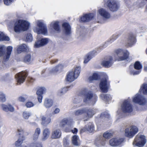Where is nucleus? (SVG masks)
I'll use <instances>...</instances> for the list:
<instances>
[{"mask_svg":"<svg viewBox=\"0 0 147 147\" xmlns=\"http://www.w3.org/2000/svg\"><path fill=\"white\" fill-rule=\"evenodd\" d=\"M59 22L57 21H53L52 22L49 26V28L53 29L57 32L60 31V27L59 25Z\"/></svg>","mask_w":147,"mask_h":147,"instance_id":"nucleus-21","label":"nucleus"},{"mask_svg":"<svg viewBox=\"0 0 147 147\" xmlns=\"http://www.w3.org/2000/svg\"><path fill=\"white\" fill-rule=\"evenodd\" d=\"M27 46L25 44H22L20 45L17 49V51L18 53H20L26 50Z\"/></svg>","mask_w":147,"mask_h":147,"instance_id":"nucleus-33","label":"nucleus"},{"mask_svg":"<svg viewBox=\"0 0 147 147\" xmlns=\"http://www.w3.org/2000/svg\"><path fill=\"white\" fill-rule=\"evenodd\" d=\"M61 136V132L60 129L55 130L52 134L51 137L52 138L56 139L59 138Z\"/></svg>","mask_w":147,"mask_h":147,"instance_id":"nucleus-30","label":"nucleus"},{"mask_svg":"<svg viewBox=\"0 0 147 147\" xmlns=\"http://www.w3.org/2000/svg\"><path fill=\"white\" fill-rule=\"evenodd\" d=\"M30 115V113L27 111L24 112L23 113V116L25 119H28Z\"/></svg>","mask_w":147,"mask_h":147,"instance_id":"nucleus-51","label":"nucleus"},{"mask_svg":"<svg viewBox=\"0 0 147 147\" xmlns=\"http://www.w3.org/2000/svg\"><path fill=\"white\" fill-rule=\"evenodd\" d=\"M84 98V102L86 103L91 98L93 100L94 104L96 101L97 99V96L96 95H93L91 92H86L83 93Z\"/></svg>","mask_w":147,"mask_h":147,"instance_id":"nucleus-13","label":"nucleus"},{"mask_svg":"<svg viewBox=\"0 0 147 147\" xmlns=\"http://www.w3.org/2000/svg\"><path fill=\"white\" fill-rule=\"evenodd\" d=\"M119 36L118 34H115L113 35L110 38L105 44L104 47H105L107 46L108 44L111 43L115 40Z\"/></svg>","mask_w":147,"mask_h":147,"instance_id":"nucleus-29","label":"nucleus"},{"mask_svg":"<svg viewBox=\"0 0 147 147\" xmlns=\"http://www.w3.org/2000/svg\"><path fill=\"white\" fill-rule=\"evenodd\" d=\"M71 124V123L68 121V120H62L60 122V125L61 127H64L66 125L70 126Z\"/></svg>","mask_w":147,"mask_h":147,"instance_id":"nucleus-36","label":"nucleus"},{"mask_svg":"<svg viewBox=\"0 0 147 147\" xmlns=\"http://www.w3.org/2000/svg\"><path fill=\"white\" fill-rule=\"evenodd\" d=\"M29 96L26 95H24L23 96H19L18 98V101L23 102H24L26 100L28 99Z\"/></svg>","mask_w":147,"mask_h":147,"instance_id":"nucleus-44","label":"nucleus"},{"mask_svg":"<svg viewBox=\"0 0 147 147\" xmlns=\"http://www.w3.org/2000/svg\"><path fill=\"white\" fill-rule=\"evenodd\" d=\"M31 59V56L30 55L28 54L26 55L23 59V61L24 62L26 63L29 62Z\"/></svg>","mask_w":147,"mask_h":147,"instance_id":"nucleus-48","label":"nucleus"},{"mask_svg":"<svg viewBox=\"0 0 147 147\" xmlns=\"http://www.w3.org/2000/svg\"><path fill=\"white\" fill-rule=\"evenodd\" d=\"M34 105L31 102H28L26 103V106L27 108H30L33 107Z\"/></svg>","mask_w":147,"mask_h":147,"instance_id":"nucleus-55","label":"nucleus"},{"mask_svg":"<svg viewBox=\"0 0 147 147\" xmlns=\"http://www.w3.org/2000/svg\"><path fill=\"white\" fill-rule=\"evenodd\" d=\"M123 141V138L118 139L117 138H113L109 141L110 145L113 146H115L120 145Z\"/></svg>","mask_w":147,"mask_h":147,"instance_id":"nucleus-19","label":"nucleus"},{"mask_svg":"<svg viewBox=\"0 0 147 147\" xmlns=\"http://www.w3.org/2000/svg\"><path fill=\"white\" fill-rule=\"evenodd\" d=\"M142 92L144 94L147 95V84H144L141 86L139 92Z\"/></svg>","mask_w":147,"mask_h":147,"instance_id":"nucleus-34","label":"nucleus"},{"mask_svg":"<svg viewBox=\"0 0 147 147\" xmlns=\"http://www.w3.org/2000/svg\"><path fill=\"white\" fill-rule=\"evenodd\" d=\"M117 117H119V119L122 118L123 116L121 114H119L118 111H117Z\"/></svg>","mask_w":147,"mask_h":147,"instance_id":"nucleus-62","label":"nucleus"},{"mask_svg":"<svg viewBox=\"0 0 147 147\" xmlns=\"http://www.w3.org/2000/svg\"><path fill=\"white\" fill-rule=\"evenodd\" d=\"M38 136L36 134V132H35L33 135V140H36L38 139Z\"/></svg>","mask_w":147,"mask_h":147,"instance_id":"nucleus-60","label":"nucleus"},{"mask_svg":"<svg viewBox=\"0 0 147 147\" xmlns=\"http://www.w3.org/2000/svg\"><path fill=\"white\" fill-rule=\"evenodd\" d=\"M104 1L105 3L107 2L106 4L107 7L111 11H116L119 8V3L116 0H104Z\"/></svg>","mask_w":147,"mask_h":147,"instance_id":"nucleus-7","label":"nucleus"},{"mask_svg":"<svg viewBox=\"0 0 147 147\" xmlns=\"http://www.w3.org/2000/svg\"><path fill=\"white\" fill-rule=\"evenodd\" d=\"M63 31L66 35H69L71 33V27L69 23L64 22L62 24Z\"/></svg>","mask_w":147,"mask_h":147,"instance_id":"nucleus-24","label":"nucleus"},{"mask_svg":"<svg viewBox=\"0 0 147 147\" xmlns=\"http://www.w3.org/2000/svg\"><path fill=\"white\" fill-rule=\"evenodd\" d=\"M49 39L47 38H40L35 42L34 45L35 48H38L46 45L49 42Z\"/></svg>","mask_w":147,"mask_h":147,"instance_id":"nucleus-16","label":"nucleus"},{"mask_svg":"<svg viewBox=\"0 0 147 147\" xmlns=\"http://www.w3.org/2000/svg\"><path fill=\"white\" fill-rule=\"evenodd\" d=\"M25 138L23 136H20L18 138V140L15 142V145L16 146H18L20 145L24 140Z\"/></svg>","mask_w":147,"mask_h":147,"instance_id":"nucleus-41","label":"nucleus"},{"mask_svg":"<svg viewBox=\"0 0 147 147\" xmlns=\"http://www.w3.org/2000/svg\"><path fill=\"white\" fill-rule=\"evenodd\" d=\"M85 38V34L82 32H80V33L78 37V38L81 40H84Z\"/></svg>","mask_w":147,"mask_h":147,"instance_id":"nucleus-54","label":"nucleus"},{"mask_svg":"<svg viewBox=\"0 0 147 147\" xmlns=\"http://www.w3.org/2000/svg\"><path fill=\"white\" fill-rule=\"evenodd\" d=\"M138 131V129L136 126L131 125L125 129V136L127 137L131 138L136 134Z\"/></svg>","mask_w":147,"mask_h":147,"instance_id":"nucleus-9","label":"nucleus"},{"mask_svg":"<svg viewBox=\"0 0 147 147\" xmlns=\"http://www.w3.org/2000/svg\"><path fill=\"white\" fill-rule=\"evenodd\" d=\"M59 111H60V109H59L58 108H57L55 109L53 113L54 114H56L58 113L59 112Z\"/></svg>","mask_w":147,"mask_h":147,"instance_id":"nucleus-63","label":"nucleus"},{"mask_svg":"<svg viewBox=\"0 0 147 147\" xmlns=\"http://www.w3.org/2000/svg\"><path fill=\"white\" fill-rule=\"evenodd\" d=\"M28 76L27 73L25 71L20 72L15 75V78L18 84L23 83Z\"/></svg>","mask_w":147,"mask_h":147,"instance_id":"nucleus-14","label":"nucleus"},{"mask_svg":"<svg viewBox=\"0 0 147 147\" xmlns=\"http://www.w3.org/2000/svg\"><path fill=\"white\" fill-rule=\"evenodd\" d=\"M72 87V85H70L69 86L61 88L58 91V95L59 96H62L64 95L68 91L71 89Z\"/></svg>","mask_w":147,"mask_h":147,"instance_id":"nucleus-22","label":"nucleus"},{"mask_svg":"<svg viewBox=\"0 0 147 147\" xmlns=\"http://www.w3.org/2000/svg\"><path fill=\"white\" fill-rule=\"evenodd\" d=\"M6 101L5 95L3 92H0V101L5 102Z\"/></svg>","mask_w":147,"mask_h":147,"instance_id":"nucleus-47","label":"nucleus"},{"mask_svg":"<svg viewBox=\"0 0 147 147\" xmlns=\"http://www.w3.org/2000/svg\"><path fill=\"white\" fill-rule=\"evenodd\" d=\"M111 115L107 112H105L101 113L100 115V117L101 119H109L111 118Z\"/></svg>","mask_w":147,"mask_h":147,"instance_id":"nucleus-42","label":"nucleus"},{"mask_svg":"<svg viewBox=\"0 0 147 147\" xmlns=\"http://www.w3.org/2000/svg\"><path fill=\"white\" fill-rule=\"evenodd\" d=\"M41 132V130L40 128H37L36 129L35 132L36 133V134L39 136V135L40 134Z\"/></svg>","mask_w":147,"mask_h":147,"instance_id":"nucleus-59","label":"nucleus"},{"mask_svg":"<svg viewBox=\"0 0 147 147\" xmlns=\"http://www.w3.org/2000/svg\"><path fill=\"white\" fill-rule=\"evenodd\" d=\"M93 55L92 53H90L86 55L84 57V63H87L92 58Z\"/></svg>","mask_w":147,"mask_h":147,"instance_id":"nucleus-37","label":"nucleus"},{"mask_svg":"<svg viewBox=\"0 0 147 147\" xmlns=\"http://www.w3.org/2000/svg\"><path fill=\"white\" fill-rule=\"evenodd\" d=\"M80 102V100L78 98H75L73 102L75 104L79 103Z\"/></svg>","mask_w":147,"mask_h":147,"instance_id":"nucleus-61","label":"nucleus"},{"mask_svg":"<svg viewBox=\"0 0 147 147\" xmlns=\"http://www.w3.org/2000/svg\"><path fill=\"white\" fill-rule=\"evenodd\" d=\"M115 53L116 55L115 59L118 61L127 59L128 58L129 55V52L127 50L125 49H117L115 50Z\"/></svg>","mask_w":147,"mask_h":147,"instance_id":"nucleus-3","label":"nucleus"},{"mask_svg":"<svg viewBox=\"0 0 147 147\" xmlns=\"http://www.w3.org/2000/svg\"><path fill=\"white\" fill-rule=\"evenodd\" d=\"M87 110L86 113H87V114L89 118L92 117L98 111V110L96 109H88L87 108Z\"/></svg>","mask_w":147,"mask_h":147,"instance_id":"nucleus-28","label":"nucleus"},{"mask_svg":"<svg viewBox=\"0 0 147 147\" xmlns=\"http://www.w3.org/2000/svg\"><path fill=\"white\" fill-rule=\"evenodd\" d=\"M133 101L135 103L140 105H144L147 103L146 98L142 95L138 93L134 96L132 98Z\"/></svg>","mask_w":147,"mask_h":147,"instance_id":"nucleus-10","label":"nucleus"},{"mask_svg":"<svg viewBox=\"0 0 147 147\" xmlns=\"http://www.w3.org/2000/svg\"><path fill=\"white\" fill-rule=\"evenodd\" d=\"M53 104V101L51 99L46 98L45 99L44 102V106L47 108H49L52 106Z\"/></svg>","mask_w":147,"mask_h":147,"instance_id":"nucleus-26","label":"nucleus"},{"mask_svg":"<svg viewBox=\"0 0 147 147\" xmlns=\"http://www.w3.org/2000/svg\"><path fill=\"white\" fill-rule=\"evenodd\" d=\"M14 25V31L16 33H19L21 31L27 30L29 28L30 23L24 20H19L17 22L15 20H12L7 24L8 30L10 31Z\"/></svg>","mask_w":147,"mask_h":147,"instance_id":"nucleus-1","label":"nucleus"},{"mask_svg":"<svg viewBox=\"0 0 147 147\" xmlns=\"http://www.w3.org/2000/svg\"><path fill=\"white\" fill-rule=\"evenodd\" d=\"M145 136L138 135L135 138L133 144L134 146L139 147L143 146L146 142Z\"/></svg>","mask_w":147,"mask_h":147,"instance_id":"nucleus-11","label":"nucleus"},{"mask_svg":"<svg viewBox=\"0 0 147 147\" xmlns=\"http://www.w3.org/2000/svg\"><path fill=\"white\" fill-rule=\"evenodd\" d=\"M34 23L36 26L34 27L33 31L35 33L45 35H47V28L43 20H36Z\"/></svg>","mask_w":147,"mask_h":147,"instance_id":"nucleus-2","label":"nucleus"},{"mask_svg":"<svg viewBox=\"0 0 147 147\" xmlns=\"http://www.w3.org/2000/svg\"><path fill=\"white\" fill-rule=\"evenodd\" d=\"M58 61V60L57 59H54L52 60L51 61V64H53L55 63H57Z\"/></svg>","mask_w":147,"mask_h":147,"instance_id":"nucleus-64","label":"nucleus"},{"mask_svg":"<svg viewBox=\"0 0 147 147\" xmlns=\"http://www.w3.org/2000/svg\"><path fill=\"white\" fill-rule=\"evenodd\" d=\"M98 75L96 73H94L92 76L89 77L88 80L90 82H92L94 80H96L98 79Z\"/></svg>","mask_w":147,"mask_h":147,"instance_id":"nucleus-43","label":"nucleus"},{"mask_svg":"<svg viewBox=\"0 0 147 147\" xmlns=\"http://www.w3.org/2000/svg\"><path fill=\"white\" fill-rule=\"evenodd\" d=\"M94 16L93 13H89L84 15L80 18V21L82 22H87L92 20Z\"/></svg>","mask_w":147,"mask_h":147,"instance_id":"nucleus-23","label":"nucleus"},{"mask_svg":"<svg viewBox=\"0 0 147 147\" xmlns=\"http://www.w3.org/2000/svg\"><path fill=\"white\" fill-rule=\"evenodd\" d=\"M142 67V65L140 63L139 61H136L135 62L134 65V67L136 69L141 70Z\"/></svg>","mask_w":147,"mask_h":147,"instance_id":"nucleus-46","label":"nucleus"},{"mask_svg":"<svg viewBox=\"0 0 147 147\" xmlns=\"http://www.w3.org/2000/svg\"><path fill=\"white\" fill-rule=\"evenodd\" d=\"M14 0H4V4L7 5H10Z\"/></svg>","mask_w":147,"mask_h":147,"instance_id":"nucleus-56","label":"nucleus"},{"mask_svg":"<svg viewBox=\"0 0 147 147\" xmlns=\"http://www.w3.org/2000/svg\"><path fill=\"white\" fill-rule=\"evenodd\" d=\"M113 136L112 133L110 131H107L104 133L102 137L106 139H108Z\"/></svg>","mask_w":147,"mask_h":147,"instance_id":"nucleus-45","label":"nucleus"},{"mask_svg":"<svg viewBox=\"0 0 147 147\" xmlns=\"http://www.w3.org/2000/svg\"><path fill=\"white\" fill-rule=\"evenodd\" d=\"M131 100L129 99L123 101L121 105V108L123 111L125 113H129L133 110L132 105L131 104Z\"/></svg>","mask_w":147,"mask_h":147,"instance_id":"nucleus-8","label":"nucleus"},{"mask_svg":"<svg viewBox=\"0 0 147 147\" xmlns=\"http://www.w3.org/2000/svg\"><path fill=\"white\" fill-rule=\"evenodd\" d=\"M81 131L83 132L87 131L90 133L92 132L95 131L94 125L92 123H89L82 129Z\"/></svg>","mask_w":147,"mask_h":147,"instance_id":"nucleus-20","label":"nucleus"},{"mask_svg":"<svg viewBox=\"0 0 147 147\" xmlns=\"http://www.w3.org/2000/svg\"><path fill=\"white\" fill-rule=\"evenodd\" d=\"M50 122V120H42L41 124L43 126H46Z\"/></svg>","mask_w":147,"mask_h":147,"instance_id":"nucleus-53","label":"nucleus"},{"mask_svg":"<svg viewBox=\"0 0 147 147\" xmlns=\"http://www.w3.org/2000/svg\"><path fill=\"white\" fill-rule=\"evenodd\" d=\"M98 14L101 16L103 19V21H100V22L101 23L104 22V20H108L111 18V14L109 11L103 8H100L97 11Z\"/></svg>","mask_w":147,"mask_h":147,"instance_id":"nucleus-12","label":"nucleus"},{"mask_svg":"<svg viewBox=\"0 0 147 147\" xmlns=\"http://www.w3.org/2000/svg\"><path fill=\"white\" fill-rule=\"evenodd\" d=\"M72 142L73 144L76 146H78L80 145L78 142V136L76 135L74 136L72 138Z\"/></svg>","mask_w":147,"mask_h":147,"instance_id":"nucleus-39","label":"nucleus"},{"mask_svg":"<svg viewBox=\"0 0 147 147\" xmlns=\"http://www.w3.org/2000/svg\"><path fill=\"white\" fill-rule=\"evenodd\" d=\"M137 70H131L130 71V74L131 75H135L139 74L141 72V70L140 69H137Z\"/></svg>","mask_w":147,"mask_h":147,"instance_id":"nucleus-50","label":"nucleus"},{"mask_svg":"<svg viewBox=\"0 0 147 147\" xmlns=\"http://www.w3.org/2000/svg\"><path fill=\"white\" fill-rule=\"evenodd\" d=\"M38 96V102L40 103H41L42 102V100L43 98V96L42 95L37 94Z\"/></svg>","mask_w":147,"mask_h":147,"instance_id":"nucleus-57","label":"nucleus"},{"mask_svg":"<svg viewBox=\"0 0 147 147\" xmlns=\"http://www.w3.org/2000/svg\"><path fill=\"white\" fill-rule=\"evenodd\" d=\"M113 63V59L111 56H108L104 58L102 62V65L105 67H109Z\"/></svg>","mask_w":147,"mask_h":147,"instance_id":"nucleus-15","label":"nucleus"},{"mask_svg":"<svg viewBox=\"0 0 147 147\" xmlns=\"http://www.w3.org/2000/svg\"><path fill=\"white\" fill-rule=\"evenodd\" d=\"M32 34L30 33L28 34L26 37V40L27 42H31L32 40Z\"/></svg>","mask_w":147,"mask_h":147,"instance_id":"nucleus-52","label":"nucleus"},{"mask_svg":"<svg viewBox=\"0 0 147 147\" xmlns=\"http://www.w3.org/2000/svg\"><path fill=\"white\" fill-rule=\"evenodd\" d=\"M81 71V67L80 66L76 67L73 71L68 73L66 77L67 81L71 82L77 79L79 76Z\"/></svg>","mask_w":147,"mask_h":147,"instance_id":"nucleus-4","label":"nucleus"},{"mask_svg":"<svg viewBox=\"0 0 147 147\" xmlns=\"http://www.w3.org/2000/svg\"><path fill=\"white\" fill-rule=\"evenodd\" d=\"M50 134V131L48 128H45L43 131V139L45 140L48 138Z\"/></svg>","mask_w":147,"mask_h":147,"instance_id":"nucleus-38","label":"nucleus"},{"mask_svg":"<svg viewBox=\"0 0 147 147\" xmlns=\"http://www.w3.org/2000/svg\"><path fill=\"white\" fill-rule=\"evenodd\" d=\"M5 46L0 45V56L2 57L4 61L8 60L10 56L12 51L13 47L11 46H8L7 49V52L5 53Z\"/></svg>","mask_w":147,"mask_h":147,"instance_id":"nucleus-5","label":"nucleus"},{"mask_svg":"<svg viewBox=\"0 0 147 147\" xmlns=\"http://www.w3.org/2000/svg\"><path fill=\"white\" fill-rule=\"evenodd\" d=\"M105 143V140L102 136H100L96 138L94 142V144L96 146L99 147L104 146Z\"/></svg>","mask_w":147,"mask_h":147,"instance_id":"nucleus-17","label":"nucleus"},{"mask_svg":"<svg viewBox=\"0 0 147 147\" xmlns=\"http://www.w3.org/2000/svg\"><path fill=\"white\" fill-rule=\"evenodd\" d=\"M63 67V65L59 64L51 69L50 71V72L51 73L55 74L59 70H61Z\"/></svg>","mask_w":147,"mask_h":147,"instance_id":"nucleus-32","label":"nucleus"},{"mask_svg":"<svg viewBox=\"0 0 147 147\" xmlns=\"http://www.w3.org/2000/svg\"><path fill=\"white\" fill-rule=\"evenodd\" d=\"M31 147H42L40 143L38 142H33L30 145Z\"/></svg>","mask_w":147,"mask_h":147,"instance_id":"nucleus-49","label":"nucleus"},{"mask_svg":"<svg viewBox=\"0 0 147 147\" xmlns=\"http://www.w3.org/2000/svg\"><path fill=\"white\" fill-rule=\"evenodd\" d=\"M87 110V108H83L79 109L74 112V114L76 116H79L86 113Z\"/></svg>","mask_w":147,"mask_h":147,"instance_id":"nucleus-31","label":"nucleus"},{"mask_svg":"<svg viewBox=\"0 0 147 147\" xmlns=\"http://www.w3.org/2000/svg\"><path fill=\"white\" fill-rule=\"evenodd\" d=\"M104 78L101 80L99 87L103 92H107L110 87V82L108 81V77L106 74H104Z\"/></svg>","mask_w":147,"mask_h":147,"instance_id":"nucleus-6","label":"nucleus"},{"mask_svg":"<svg viewBox=\"0 0 147 147\" xmlns=\"http://www.w3.org/2000/svg\"><path fill=\"white\" fill-rule=\"evenodd\" d=\"M46 92V89L44 87H41L39 88L37 92V94H40L42 95L43 94L45 93Z\"/></svg>","mask_w":147,"mask_h":147,"instance_id":"nucleus-40","label":"nucleus"},{"mask_svg":"<svg viewBox=\"0 0 147 147\" xmlns=\"http://www.w3.org/2000/svg\"><path fill=\"white\" fill-rule=\"evenodd\" d=\"M10 40L9 37L6 35L3 32H0V41H9Z\"/></svg>","mask_w":147,"mask_h":147,"instance_id":"nucleus-35","label":"nucleus"},{"mask_svg":"<svg viewBox=\"0 0 147 147\" xmlns=\"http://www.w3.org/2000/svg\"><path fill=\"white\" fill-rule=\"evenodd\" d=\"M0 107L1 109L6 112L8 111L13 112L14 111L13 107L10 104L6 105L4 104H2L0 105Z\"/></svg>","mask_w":147,"mask_h":147,"instance_id":"nucleus-18","label":"nucleus"},{"mask_svg":"<svg viewBox=\"0 0 147 147\" xmlns=\"http://www.w3.org/2000/svg\"><path fill=\"white\" fill-rule=\"evenodd\" d=\"M100 98L106 102H108L112 99L111 96L109 94H101L100 96Z\"/></svg>","mask_w":147,"mask_h":147,"instance_id":"nucleus-27","label":"nucleus"},{"mask_svg":"<svg viewBox=\"0 0 147 147\" xmlns=\"http://www.w3.org/2000/svg\"><path fill=\"white\" fill-rule=\"evenodd\" d=\"M18 133L19 135H22L24 133V131L23 129L21 128L18 129Z\"/></svg>","mask_w":147,"mask_h":147,"instance_id":"nucleus-58","label":"nucleus"},{"mask_svg":"<svg viewBox=\"0 0 147 147\" xmlns=\"http://www.w3.org/2000/svg\"><path fill=\"white\" fill-rule=\"evenodd\" d=\"M136 42L135 36L132 34H130L128 36L127 39V43L129 47L131 46Z\"/></svg>","mask_w":147,"mask_h":147,"instance_id":"nucleus-25","label":"nucleus"}]
</instances>
